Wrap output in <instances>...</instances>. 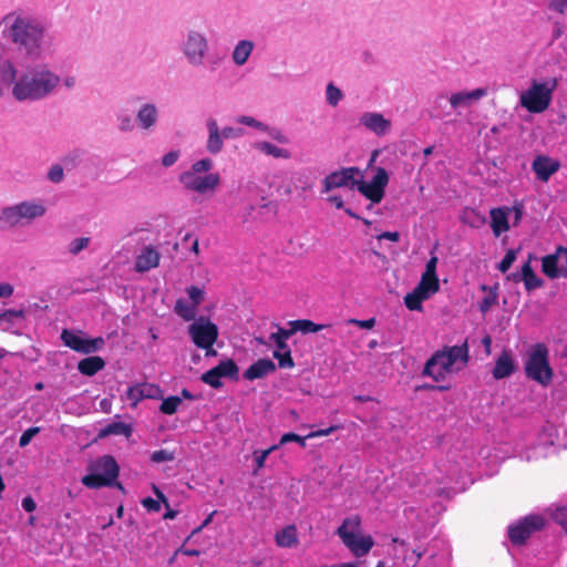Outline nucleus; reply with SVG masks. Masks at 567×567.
<instances>
[{"label": "nucleus", "instance_id": "nucleus-63", "mask_svg": "<svg viewBox=\"0 0 567 567\" xmlns=\"http://www.w3.org/2000/svg\"><path fill=\"white\" fill-rule=\"evenodd\" d=\"M509 208H511V212H514L513 225L517 226L520 223L523 215H524V205H523V203H516L513 207H509Z\"/></svg>", "mask_w": 567, "mask_h": 567}, {"label": "nucleus", "instance_id": "nucleus-13", "mask_svg": "<svg viewBox=\"0 0 567 567\" xmlns=\"http://www.w3.org/2000/svg\"><path fill=\"white\" fill-rule=\"evenodd\" d=\"M179 182L188 190L206 194L213 192L220 184V176L218 173H209L205 176H193L190 173H181Z\"/></svg>", "mask_w": 567, "mask_h": 567}, {"label": "nucleus", "instance_id": "nucleus-18", "mask_svg": "<svg viewBox=\"0 0 567 567\" xmlns=\"http://www.w3.org/2000/svg\"><path fill=\"white\" fill-rule=\"evenodd\" d=\"M516 370V363L511 351L503 350L497 357L492 375L495 380L511 377Z\"/></svg>", "mask_w": 567, "mask_h": 567}, {"label": "nucleus", "instance_id": "nucleus-55", "mask_svg": "<svg viewBox=\"0 0 567 567\" xmlns=\"http://www.w3.org/2000/svg\"><path fill=\"white\" fill-rule=\"evenodd\" d=\"M23 308L24 309H30L33 312L30 316L40 317L41 315L39 312L42 311V310H47L48 309V305L45 303L44 300L41 299L39 302H30V301H28V303L25 306H23Z\"/></svg>", "mask_w": 567, "mask_h": 567}, {"label": "nucleus", "instance_id": "nucleus-19", "mask_svg": "<svg viewBox=\"0 0 567 567\" xmlns=\"http://www.w3.org/2000/svg\"><path fill=\"white\" fill-rule=\"evenodd\" d=\"M509 207H496L491 209V228L495 237H499L502 233H505L509 229Z\"/></svg>", "mask_w": 567, "mask_h": 567}, {"label": "nucleus", "instance_id": "nucleus-42", "mask_svg": "<svg viewBox=\"0 0 567 567\" xmlns=\"http://www.w3.org/2000/svg\"><path fill=\"white\" fill-rule=\"evenodd\" d=\"M274 358L278 360L279 368L292 369L295 367L291 350L274 351Z\"/></svg>", "mask_w": 567, "mask_h": 567}, {"label": "nucleus", "instance_id": "nucleus-44", "mask_svg": "<svg viewBox=\"0 0 567 567\" xmlns=\"http://www.w3.org/2000/svg\"><path fill=\"white\" fill-rule=\"evenodd\" d=\"M291 323L297 324L298 331L302 333L318 332L327 327L326 324H317L315 321H291Z\"/></svg>", "mask_w": 567, "mask_h": 567}, {"label": "nucleus", "instance_id": "nucleus-20", "mask_svg": "<svg viewBox=\"0 0 567 567\" xmlns=\"http://www.w3.org/2000/svg\"><path fill=\"white\" fill-rule=\"evenodd\" d=\"M207 128L208 140L206 142V150L209 154L216 155L221 152L225 138L215 118L207 120Z\"/></svg>", "mask_w": 567, "mask_h": 567}, {"label": "nucleus", "instance_id": "nucleus-4", "mask_svg": "<svg viewBox=\"0 0 567 567\" xmlns=\"http://www.w3.org/2000/svg\"><path fill=\"white\" fill-rule=\"evenodd\" d=\"M8 37L18 45V50L25 55L37 58L40 55V45L43 38V28L24 18H17L9 28Z\"/></svg>", "mask_w": 567, "mask_h": 567}, {"label": "nucleus", "instance_id": "nucleus-16", "mask_svg": "<svg viewBox=\"0 0 567 567\" xmlns=\"http://www.w3.org/2000/svg\"><path fill=\"white\" fill-rule=\"evenodd\" d=\"M360 124L378 136H384L391 128V122L380 113L365 112L360 117Z\"/></svg>", "mask_w": 567, "mask_h": 567}, {"label": "nucleus", "instance_id": "nucleus-46", "mask_svg": "<svg viewBox=\"0 0 567 567\" xmlns=\"http://www.w3.org/2000/svg\"><path fill=\"white\" fill-rule=\"evenodd\" d=\"M47 178L54 184L61 183L64 178L63 167L60 164L52 165L48 171Z\"/></svg>", "mask_w": 567, "mask_h": 567}, {"label": "nucleus", "instance_id": "nucleus-37", "mask_svg": "<svg viewBox=\"0 0 567 567\" xmlns=\"http://www.w3.org/2000/svg\"><path fill=\"white\" fill-rule=\"evenodd\" d=\"M257 148L260 152H262L267 155H271L277 158H289L290 157L289 151H287L285 148H280L270 142H259V143H257Z\"/></svg>", "mask_w": 567, "mask_h": 567}, {"label": "nucleus", "instance_id": "nucleus-24", "mask_svg": "<svg viewBox=\"0 0 567 567\" xmlns=\"http://www.w3.org/2000/svg\"><path fill=\"white\" fill-rule=\"evenodd\" d=\"M429 289L430 287L419 282L415 289L404 297L406 308L410 310H421L422 301L429 299L434 293L430 292Z\"/></svg>", "mask_w": 567, "mask_h": 567}, {"label": "nucleus", "instance_id": "nucleus-50", "mask_svg": "<svg viewBox=\"0 0 567 567\" xmlns=\"http://www.w3.org/2000/svg\"><path fill=\"white\" fill-rule=\"evenodd\" d=\"M523 281H524V285H525V288L527 291L535 290L537 288L543 287V285H544V280L542 278H539L536 275V272L529 275Z\"/></svg>", "mask_w": 567, "mask_h": 567}, {"label": "nucleus", "instance_id": "nucleus-23", "mask_svg": "<svg viewBox=\"0 0 567 567\" xmlns=\"http://www.w3.org/2000/svg\"><path fill=\"white\" fill-rule=\"evenodd\" d=\"M276 371V364L270 359H259L254 362L245 372L246 380H256Z\"/></svg>", "mask_w": 567, "mask_h": 567}, {"label": "nucleus", "instance_id": "nucleus-21", "mask_svg": "<svg viewBox=\"0 0 567 567\" xmlns=\"http://www.w3.org/2000/svg\"><path fill=\"white\" fill-rule=\"evenodd\" d=\"M91 471L96 473H102L109 480L117 483L116 480L118 477L120 467L115 461V458L111 455H104L100 457L92 466Z\"/></svg>", "mask_w": 567, "mask_h": 567}, {"label": "nucleus", "instance_id": "nucleus-29", "mask_svg": "<svg viewBox=\"0 0 567 567\" xmlns=\"http://www.w3.org/2000/svg\"><path fill=\"white\" fill-rule=\"evenodd\" d=\"M542 271L549 279H557L563 277V271L558 261V254L555 251L554 254L546 255L542 258Z\"/></svg>", "mask_w": 567, "mask_h": 567}, {"label": "nucleus", "instance_id": "nucleus-40", "mask_svg": "<svg viewBox=\"0 0 567 567\" xmlns=\"http://www.w3.org/2000/svg\"><path fill=\"white\" fill-rule=\"evenodd\" d=\"M214 167V162L208 158H202L197 162H195L192 165V168L189 171H185L184 173H190L193 176H198L197 174L209 172Z\"/></svg>", "mask_w": 567, "mask_h": 567}, {"label": "nucleus", "instance_id": "nucleus-5", "mask_svg": "<svg viewBox=\"0 0 567 567\" xmlns=\"http://www.w3.org/2000/svg\"><path fill=\"white\" fill-rule=\"evenodd\" d=\"M549 351L546 344L535 343L527 352L525 362V374L528 379L546 386L554 377L548 360Z\"/></svg>", "mask_w": 567, "mask_h": 567}, {"label": "nucleus", "instance_id": "nucleus-3", "mask_svg": "<svg viewBox=\"0 0 567 567\" xmlns=\"http://www.w3.org/2000/svg\"><path fill=\"white\" fill-rule=\"evenodd\" d=\"M59 83L60 76L51 71L34 70L19 78L12 94L18 101H37L49 95Z\"/></svg>", "mask_w": 567, "mask_h": 567}, {"label": "nucleus", "instance_id": "nucleus-64", "mask_svg": "<svg viewBox=\"0 0 567 567\" xmlns=\"http://www.w3.org/2000/svg\"><path fill=\"white\" fill-rule=\"evenodd\" d=\"M548 8L553 11L564 13L567 9V0H550Z\"/></svg>", "mask_w": 567, "mask_h": 567}, {"label": "nucleus", "instance_id": "nucleus-11", "mask_svg": "<svg viewBox=\"0 0 567 567\" xmlns=\"http://www.w3.org/2000/svg\"><path fill=\"white\" fill-rule=\"evenodd\" d=\"M182 51L189 64L199 66L208 51V41L200 32L189 30L182 44Z\"/></svg>", "mask_w": 567, "mask_h": 567}, {"label": "nucleus", "instance_id": "nucleus-57", "mask_svg": "<svg viewBox=\"0 0 567 567\" xmlns=\"http://www.w3.org/2000/svg\"><path fill=\"white\" fill-rule=\"evenodd\" d=\"M289 324H290V328L289 329H284V328H280L278 327L277 331L276 332H272L275 336L277 337H280V339L282 340H288L292 334H295L296 332H298V328H297V324L295 323H291V321H289Z\"/></svg>", "mask_w": 567, "mask_h": 567}, {"label": "nucleus", "instance_id": "nucleus-27", "mask_svg": "<svg viewBox=\"0 0 567 567\" xmlns=\"http://www.w3.org/2000/svg\"><path fill=\"white\" fill-rule=\"evenodd\" d=\"M275 542L282 548H291L299 544L297 528L295 525H288L276 533Z\"/></svg>", "mask_w": 567, "mask_h": 567}, {"label": "nucleus", "instance_id": "nucleus-48", "mask_svg": "<svg viewBox=\"0 0 567 567\" xmlns=\"http://www.w3.org/2000/svg\"><path fill=\"white\" fill-rule=\"evenodd\" d=\"M450 104L453 109H457L460 106L466 105L470 102V95L467 92H457L450 96Z\"/></svg>", "mask_w": 567, "mask_h": 567}, {"label": "nucleus", "instance_id": "nucleus-47", "mask_svg": "<svg viewBox=\"0 0 567 567\" xmlns=\"http://www.w3.org/2000/svg\"><path fill=\"white\" fill-rule=\"evenodd\" d=\"M553 519L567 533V504L553 513Z\"/></svg>", "mask_w": 567, "mask_h": 567}, {"label": "nucleus", "instance_id": "nucleus-12", "mask_svg": "<svg viewBox=\"0 0 567 567\" xmlns=\"http://www.w3.org/2000/svg\"><path fill=\"white\" fill-rule=\"evenodd\" d=\"M238 365L231 359L220 361L216 367L212 368L202 375V381L214 389L223 385L221 378L237 379Z\"/></svg>", "mask_w": 567, "mask_h": 567}, {"label": "nucleus", "instance_id": "nucleus-60", "mask_svg": "<svg viewBox=\"0 0 567 567\" xmlns=\"http://www.w3.org/2000/svg\"><path fill=\"white\" fill-rule=\"evenodd\" d=\"M33 313L30 309H24L23 307L19 309H7L2 311V315H0V319H6V317H24L27 315Z\"/></svg>", "mask_w": 567, "mask_h": 567}, {"label": "nucleus", "instance_id": "nucleus-8", "mask_svg": "<svg viewBox=\"0 0 567 567\" xmlns=\"http://www.w3.org/2000/svg\"><path fill=\"white\" fill-rule=\"evenodd\" d=\"M545 527V518L542 515H527L508 527V538L514 545H524L533 533Z\"/></svg>", "mask_w": 567, "mask_h": 567}, {"label": "nucleus", "instance_id": "nucleus-53", "mask_svg": "<svg viewBox=\"0 0 567 567\" xmlns=\"http://www.w3.org/2000/svg\"><path fill=\"white\" fill-rule=\"evenodd\" d=\"M151 460L155 463L168 462L174 460V455L166 450H158L152 454Z\"/></svg>", "mask_w": 567, "mask_h": 567}, {"label": "nucleus", "instance_id": "nucleus-1", "mask_svg": "<svg viewBox=\"0 0 567 567\" xmlns=\"http://www.w3.org/2000/svg\"><path fill=\"white\" fill-rule=\"evenodd\" d=\"M374 171L375 174L369 183L364 181L363 172L357 166L342 167L339 171L331 172L322 181V193L348 187L351 190L357 189L372 203H381L385 196L390 175L383 167H374Z\"/></svg>", "mask_w": 567, "mask_h": 567}, {"label": "nucleus", "instance_id": "nucleus-58", "mask_svg": "<svg viewBox=\"0 0 567 567\" xmlns=\"http://www.w3.org/2000/svg\"><path fill=\"white\" fill-rule=\"evenodd\" d=\"M556 251L558 254V261L561 259L559 266L563 271V277L567 278V247L558 246Z\"/></svg>", "mask_w": 567, "mask_h": 567}, {"label": "nucleus", "instance_id": "nucleus-6", "mask_svg": "<svg viewBox=\"0 0 567 567\" xmlns=\"http://www.w3.org/2000/svg\"><path fill=\"white\" fill-rule=\"evenodd\" d=\"M558 85L556 78H548L545 82L533 81L528 90L520 95V105L530 113L546 111L553 100V93Z\"/></svg>", "mask_w": 567, "mask_h": 567}, {"label": "nucleus", "instance_id": "nucleus-25", "mask_svg": "<svg viewBox=\"0 0 567 567\" xmlns=\"http://www.w3.org/2000/svg\"><path fill=\"white\" fill-rule=\"evenodd\" d=\"M158 112L153 103H146L137 112L136 120L143 130H148L157 122Z\"/></svg>", "mask_w": 567, "mask_h": 567}, {"label": "nucleus", "instance_id": "nucleus-2", "mask_svg": "<svg viewBox=\"0 0 567 567\" xmlns=\"http://www.w3.org/2000/svg\"><path fill=\"white\" fill-rule=\"evenodd\" d=\"M470 360L468 344L465 340L461 346L445 347L436 351L425 363L423 374L434 381L445 380L447 373L458 372L466 367Z\"/></svg>", "mask_w": 567, "mask_h": 567}, {"label": "nucleus", "instance_id": "nucleus-43", "mask_svg": "<svg viewBox=\"0 0 567 567\" xmlns=\"http://www.w3.org/2000/svg\"><path fill=\"white\" fill-rule=\"evenodd\" d=\"M326 94L327 102L331 106H337L343 96L342 91L339 87H337L333 83H329L327 85Z\"/></svg>", "mask_w": 567, "mask_h": 567}, {"label": "nucleus", "instance_id": "nucleus-39", "mask_svg": "<svg viewBox=\"0 0 567 567\" xmlns=\"http://www.w3.org/2000/svg\"><path fill=\"white\" fill-rule=\"evenodd\" d=\"M520 249H522V247L519 246L516 249H508L506 251L505 256L497 265V269L502 274H506L511 269V267L514 264V261L516 260L517 254L520 251Z\"/></svg>", "mask_w": 567, "mask_h": 567}, {"label": "nucleus", "instance_id": "nucleus-9", "mask_svg": "<svg viewBox=\"0 0 567 567\" xmlns=\"http://www.w3.org/2000/svg\"><path fill=\"white\" fill-rule=\"evenodd\" d=\"M188 333L194 344L206 350V355H214L216 351L213 344L218 338V328L212 321H193L189 326Z\"/></svg>", "mask_w": 567, "mask_h": 567}, {"label": "nucleus", "instance_id": "nucleus-22", "mask_svg": "<svg viewBox=\"0 0 567 567\" xmlns=\"http://www.w3.org/2000/svg\"><path fill=\"white\" fill-rule=\"evenodd\" d=\"M159 262V254L152 246H145L141 255L136 258L134 269L138 272L148 271L157 267Z\"/></svg>", "mask_w": 567, "mask_h": 567}, {"label": "nucleus", "instance_id": "nucleus-54", "mask_svg": "<svg viewBox=\"0 0 567 567\" xmlns=\"http://www.w3.org/2000/svg\"><path fill=\"white\" fill-rule=\"evenodd\" d=\"M497 295L494 291H489L483 300L480 302V309L484 313L486 312L494 303H496Z\"/></svg>", "mask_w": 567, "mask_h": 567}, {"label": "nucleus", "instance_id": "nucleus-28", "mask_svg": "<svg viewBox=\"0 0 567 567\" xmlns=\"http://www.w3.org/2000/svg\"><path fill=\"white\" fill-rule=\"evenodd\" d=\"M16 208L18 210L20 220L23 218L31 220L38 217H42L47 210L43 205L31 202H21L16 205Z\"/></svg>", "mask_w": 567, "mask_h": 567}, {"label": "nucleus", "instance_id": "nucleus-17", "mask_svg": "<svg viewBox=\"0 0 567 567\" xmlns=\"http://www.w3.org/2000/svg\"><path fill=\"white\" fill-rule=\"evenodd\" d=\"M437 246L439 243L436 241L430 251L431 258L427 260L425 265V270L422 274L420 280V284L430 287V292H436L440 289L439 278L436 274L439 258L435 256V250L437 249Z\"/></svg>", "mask_w": 567, "mask_h": 567}, {"label": "nucleus", "instance_id": "nucleus-45", "mask_svg": "<svg viewBox=\"0 0 567 567\" xmlns=\"http://www.w3.org/2000/svg\"><path fill=\"white\" fill-rule=\"evenodd\" d=\"M91 239L89 237H79L73 239L69 245V252L72 255L80 254L83 249H85Z\"/></svg>", "mask_w": 567, "mask_h": 567}, {"label": "nucleus", "instance_id": "nucleus-52", "mask_svg": "<svg viewBox=\"0 0 567 567\" xmlns=\"http://www.w3.org/2000/svg\"><path fill=\"white\" fill-rule=\"evenodd\" d=\"M238 122L240 124H245L247 126H250V127H255L257 130H260V131H267L268 130V126L266 124H264L262 122H259L257 121L256 118L251 117V116H240L238 118Z\"/></svg>", "mask_w": 567, "mask_h": 567}, {"label": "nucleus", "instance_id": "nucleus-62", "mask_svg": "<svg viewBox=\"0 0 567 567\" xmlns=\"http://www.w3.org/2000/svg\"><path fill=\"white\" fill-rule=\"evenodd\" d=\"M276 449H278V445H274L267 450L261 451L258 454L256 453L255 461H256L257 468H261L265 465L266 458Z\"/></svg>", "mask_w": 567, "mask_h": 567}, {"label": "nucleus", "instance_id": "nucleus-26", "mask_svg": "<svg viewBox=\"0 0 567 567\" xmlns=\"http://www.w3.org/2000/svg\"><path fill=\"white\" fill-rule=\"evenodd\" d=\"M104 367L105 361L99 355L86 357L78 363L79 372L85 377L95 375L99 371L103 370Z\"/></svg>", "mask_w": 567, "mask_h": 567}, {"label": "nucleus", "instance_id": "nucleus-59", "mask_svg": "<svg viewBox=\"0 0 567 567\" xmlns=\"http://www.w3.org/2000/svg\"><path fill=\"white\" fill-rule=\"evenodd\" d=\"M179 156L181 152L178 150L171 151L162 157V165L171 167L178 161Z\"/></svg>", "mask_w": 567, "mask_h": 567}, {"label": "nucleus", "instance_id": "nucleus-51", "mask_svg": "<svg viewBox=\"0 0 567 567\" xmlns=\"http://www.w3.org/2000/svg\"><path fill=\"white\" fill-rule=\"evenodd\" d=\"M306 439H308L307 436H300L296 433H292V432H289V433H285L280 441H279V445H284L286 443H289V442H297L300 444L301 447H306Z\"/></svg>", "mask_w": 567, "mask_h": 567}, {"label": "nucleus", "instance_id": "nucleus-30", "mask_svg": "<svg viewBox=\"0 0 567 567\" xmlns=\"http://www.w3.org/2000/svg\"><path fill=\"white\" fill-rule=\"evenodd\" d=\"M174 310L182 319H209L207 315L198 313L194 305L182 298L176 300Z\"/></svg>", "mask_w": 567, "mask_h": 567}, {"label": "nucleus", "instance_id": "nucleus-15", "mask_svg": "<svg viewBox=\"0 0 567 567\" xmlns=\"http://www.w3.org/2000/svg\"><path fill=\"white\" fill-rule=\"evenodd\" d=\"M560 162L548 155H537L533 163L532 169L536 178L540 182H548L549 178L560 169Z\"/></svg>", "mask_w": 567, "mask_h": 567}, {"label": "nucleus", "instance_id": "nucleus-41", "mask_svg": "<svg viewBox=\"0 0 567 567\" xmlns=\"http://www.w3.org/2000/svg\"><path fill=\"white\" fill-rule=\"evenodd\" d=\"M186 292L188 295L189 302L198 309V306L205 300V290L197 286H189L186 289Z\"/></svg>", "mask_w": 567, "mask_h": 567}, {"label": "nucleus", "instance_id": "nucleus-32", "mask_svg": "<svg viewBox=\"0 0 567 567\" xmlns=\"http://www.w3.org/2000/svg\"><path fill=\"white\" fill-rule=\"evenodd\" d=\"M254 49V43L249 40H241L237 43L233 51V60L237 65H244L251 51Z\"/></svg>", "mask_w": 567, "mask_h": 567}, {"label": "nucleus", "instance_id": "nucleus-34", "mask_svg": "<svg viewBox=\"0 0 567 567\" xmlns=\"http://www.w3.org/2000/svg\"><path fill=\"white\" fill-rule=\"evenodd\" d=\"M132 429L123 422H112L100 430L99 437H106L110 435H124L130 436Z\"/></svg>", "mask_w": 567, "mask_h": 567}, {"label": "nucleus", "instance_id": "nucleus-35", "mask_svg": "<svg viewBox=\"0 0 567 567\" xmlns=\"http://www.w3.org/2000/svg\"><path fill=\"white\" fill-rule=\"evenodd\" d=\"M154 494L156 495L157 499H154L152 497H146L142 499V505L148 511L157 513L161 511V503L165 505V507H168V499L163 494V492L157 487L153 486Z\"/></svg>", "mask_w": 567, "mask_h": 567}, {"label": "nucleus", "instance_id": "nucleus-31", "mask_svg": "<svg viewBox=\"0 0 567 567\" xmlns=\"http://www.w3.org/2000/svg\"><path fill=\"white\" fill-rule=\"evenodd\" d=\"M82 484L89 488H100L103 486L115 485L117 488L123 489L121 483H114L113 481L105 477V475H102V473H96L94 471L82 477Z\"/></svg>", "mask_w": 567, "mask_h": 567}, {"label": "nucleus", "instance_id": "nucleus-61", "mask_svg": "<svg viewBox=\"0 0 567 567\" xmlns=\"http://www.w3.org/2000/svg\"><path fill=\"white\" fill-rule=\"evenodd\" d=\"M117 121H118V128L122 132H131L134 128V124H133V121L130 115H124V114L118 115Z\"/></svg>", "mask_w": 567, "mask_h": 567}, {"label": "nucleus", "instance_id": "nucleus-38", "mask_svg": "<svg viewBox=\"0 0 567 567\" xmlns=\"http://www.w3.org/2000/svg\"><path fill=\"white\" fill-rule=\"evenodd\" d=\"M181 404H182V398H179L177 395H171L166 399H163V401L159 405V411L163 414L172 415V414L176 413V411Z\"/></svg>", "mask_w": 567, "mask_h": 567}, {"label": "nucleus", "instance_id": "nucleus-33", "mask_svg": "<svg viewBox=\"0 0 567 567\" xmlns=\"http://www.w3.org/2000/svg\"><path fill=\"white\" fill-rule=\"evenodd\" d=\"M16 205L2 209L0 214V230H8L20 223Z\"/></svg>", "mask_w": 567, "mask_h": 567}, {"label": "nucleus", "instance_id": "nucleus-36", "mask_svg": "<svg viewBox=\"0 0 567 567\" xmlns=\"http://www.w3.org/2000/svg\"><path fill=\"white\" fill-rule=\"evenodd\" d=\"M17 71L9 60L0 61V81L6 85L16 84Z\"/></svg>", "mask_w": 567, "mask_h": 567}, {"label": "nucleus", "instance_id": "nucleus-56", "mask_svg": "<svg viewBox=\"0 0 567 567\" xmlns=\"http://www.w3.org/2000/svg\"><path fill=\"white\" fill-rule=\"evenodd\" d=\"M220 133L223 134L225 140L237 138L244 134V128L234 127V126H225Z\"/></svg>", "mask_w": 567, "mask_h": 567}, {"label": "nucleus", "instance_id": "nucleus-7", "mask_svg": "<svg viewBox=\"0 0 567 567\" xmlns=\"http://www.w3.org/2000/svg\"><path fill=\"white\" fill-rule=\"evenodd\" d=\"M360 527V516L352 515L344 518L341 526L337 529V535L341 538L342 543L357 557L367 555L373 547V539L371 536L359 535Z\"/></svg>", "mask_w": 567, "mask_h": 567}, {"label": "nucleus", "instance_id": "nucleus-10", "mask_svg": "<svg viewBox=\"0 0 567 567\" xmlns=\"http://www.w3.org/2000/svg\"><path fill=\"white\" fill-rule=\"evenodd\" d=\"M61 340L65 347L83 354L94 353L101 350L105 343L102 337L92 339L87 338L82 331H73L69 329L62 330Z\"/></svg>", "mask_w": 567, "mask_h": 567}, {"label": "nucleus", "instance_id": "nucleus-49", "mask_svg": "<svg viewBox=\"0 0 567 567\" xmlns=\"http://www.w3.org/2000/svg\"><path fill=\"white\" fill-rule=\"evenodd\" d=\"M41 431V429L39 426H32V427H29L28 430H25L22 435L20 436L19 439V446L20 447H25L27 445H29V443L31 442V440L37 435L39 434Z\"/></svg>", "mask_w": 567, "mask_h": 567}, {"label": "nucleus", "instance_id": "nucleus-14", "mask_svg": "<svg viewBox=\"0 0 567 567\" xmlns=\"http://www.w3.org/2000/svg\"><path fill=\"white\" fill-rule=\"evenodd\" d=\"M163 391L159 385L153 383H137L126 391V399L131 402V406L135 408L138 402L144 399H161Z\"/></svg>", "mask_w": 567, "mask_h": 567}]
</instances>
